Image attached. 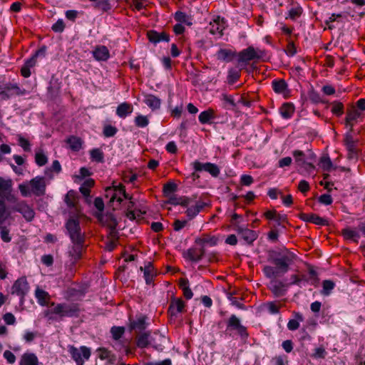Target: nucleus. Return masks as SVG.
Segmentation results:
<instances>
[{"instance_id":"obj_1","label":"nucleus","mask_w":365,"mask_h":365,"mask_svg":"<svg viewBox=\"0 0 365 365\" xmlns=\"http://www.w3.org/2000/svg\"><path fill=\"white\" fill-rule=\"evenodd\" d=\"M297 256L287 248L269 250L268 261L272 264L263 267V273L267 278L277 279L284 276L289 270Z\"/></svg>"},{"instance_id":"obj_2","label":"nucleus","mask_w":365,"mask_h":365,"mask_svg":"<svg viewBox=\"0 0 365 365\" xmlns=\"http://www.w3.org/2000/svg\"><path fill=\"white\" fill-rule=\"evenodd\" d=\"M1 186L2 188H0V226L10 216V212L7 210L6 207L5 200L10 202L13 201V199H14V195L11 194V180H7Z\"/></svg>"},{"instance_id":"obj_3","label":"nucleus","mask_w":365,"mask_h":365,"mask_svg":"<svg viewBox=\"0 0 365 365\" xmlns=\"http://www.w3.org/2000/svg\"><path fill=\"white\" fill-rule=\"evenodd\" d=\"M51 306H54L53 309L45 312L47 316L49 313L59 315L61 317H77L80 313V307L78 304L60 303L56 304L55 302H51Z\"/></svg>"},{"instance_id":"obj_4","label":"nucleus","mask_w":365,"mask_h":365,"mask_svg":"<svg viewBox=\"0 0 365 365\" xmlns=\"http://www.w3.org/2000/svg\"><path fill=\"white\" fill-rule=\"evenodd\" d=\"M225 334L231 337L238 335L242 339L249 336L247 327L241 324L240 319L235 314H232L227 320Z\"/></svg>"},{"instance_id":"obj_5","label":"nucleus","mask_w":365,"mask_h":365,"mask_svg":"<svg viewBox=\"0 0 365 365\" xmlns=\"http://www.w3.org/2000/svg\"><path fill=\"white\" fill-rule=\"evenodd\" d=\"M79 214L70 216L65 223L66 234L71 241L86 240L85 233L82 232L78 219Z\"/></svg>"},{"instance_id":"obj_6","label":"nucleus","mask_w":365,"mask_h":365,"mask_svg":"<svg viewBox=\"0 0 365 365\" xmlns=\"http://www.w3.org/2000/svg\"><path fill=\"white\" fill-rule=\"evenodd\" d=\"M11 202L14 203L12 210L21 213L27 222H31L34 220L35 217V211L25 200L18 201L14 197L13 201Z\"/></svg>"},{"instance_id":"obj_7","label":"nucleus","mask_w":365,"mask_h":365,"mask_svg":"<svg viewBox=\"0 0 365 365\" xmlns=\"http://www.w3.org/2000/svg\"><path fill=\"white\" fill-rule=\"evenodd\" d=\"M68 352L77 365H83L84 360L83 358L86 360H88L91 354L90 348L86 346H81L80 349L74 346H69Z\"/></svg>"},{"instance_id":"obj_8","label":"nucleus","mask_w":365,"mask_h":365,"mask_svg":"<svg viewBox=\"0 0 365 365\" xmlns=\"http://www.w3.org/2000/svg\"><path fill=\"white\" fill-rule=\"evenodd\" d=\"M238 64L242 68L246 66L250 61L258 60L260 56L257 54L253 46H249L237 53Z\"/></svg>"},{"instance_id":"obj_9","label":"nucleus","mask_w":365,"mask_h":365,"mask_svg":"<svg viewBox=\"0 0 365 365\" xmlns=\"http://www.w3.org/2000/svg\"><path fill=\"white\" fill-rule=\"evenodd\" d=\"M192 165L195 171H205L210 173L212 177L217 178L220 173V168L212 163H201L195 160L192 163Z\"/></svg>"},{"instance_id":"obj_10","label":"nucleus","mask_w":365,"mask_h":365,"mask_svg":"<svg viewBox=\"0 0 365 365\" xmlns=\"http://www.w3.org/2000/svg\"><path fill=\"white\" fill-rule=\"evenodd\" d=\"M31 192L37 196H43L46 193V179L44 177L37 176L29 182Z\"/></svg>"},{"instance_id":"obj_11","label":"nucleus","mask_w":365,"mask_h":365,"mask_svg":"<svg viewBox=\"0 0 365 365\" xmlns=\"http://www.w3.org/2000/svg\"><path fill=\"white\" fill-rule=\"evenodd\" d=\"M29 289V283L26 277L19 278L15 281L11 287V294H16L23 300Z\"/></svg>"},{"instance_id":"obj_12","label":"nucleus","mask_w":365,"mask_h":365,"mask_svg":"<svg viewBox=\"0 0 365 365\" xmlns=\"http://www.w3.org/2000/svg\"><path fill=\"white\" fill-rule=\"evenodd\" d=\"M86 240L71 241L73 246L68 252L69 256L73 259L74 263L82 258L83 252L86 250Z\"/></svg>"},{"instance_id":"obj_13","label":"nucleus","mask_w":365,"mask_h":365,"mask_svg":"<svg viewBox=\"0 0 365 365\" xmlns=\"http://www.w3.org/2000/svg\"><path fill=\"white\" fill-rule=\"evenodd\" d=\"M299 218L304 222H311L314 225L326 226L329 225V222L327 219L321 217L314 213H304L302 212L299 215Z\"/></svg>"},{"instance_id":"obj_14","label":"nucleus","mask_w":365,"mask_h":365,"mask_svg":"<svg viewBox=\"0 0 365 365\" xmlns=\"http://www.w3.org/2000/svg\"><path fill=\"white\" fill-rule=\"evenodd\" d=\"M238 235L242 239L247 245H252L253 242L255 241L258 237V234L256 231L238 227L237 228Z\"/></svg>"},{"instance_id":"obj_15","label":"nucleus","mask_w":365,"mask_h":365,"mask_svg":"<svg viewBox=\"0 0 365 365\" xmlns=\"http://www.w3.org/2000/svg\"><path fill=\"white\" fill-rule=\"evenodd\" d=\"M185 303L180 298H171L168 312V314L173 317L175 316L178 313H182L185 311Z\"/></svg>"},{"instance_id":"obj_16","label":"nucleus","mask_w":365,"mask_h":365,"mask_svg":"<svg viewBox=\"0 0 365 365\" xmlns=\"http://www.w3.org/2000/svg\"><path fill=\"white\" fill-rule=\"evenodd\" d=\"M210 32L212 34L223 35V31L225 29V21L223 18L217 16L212 22H210Z\"/></svg>"},{"instance_id":"obj_17","label":"nucleus","mask_w":365,"mask_h":365,"mask_svg":"<svg viewBox=\"0 0 365 365\" xmlns=\"http://www.w3.org/2000/svg\"><path fill=\"white\" fill-rule=\"evenodd\" d=\"M165 340V336L161 334L159 331H155L153 335H150V345L158 351L163 350Z\"/></svg>"},{"instance_id":"obj_18","label":"nucleus","mask_w":365,"mask_h":365,"mask_svg":"<svg viewBox=\"0 0 365 365\" xmlns=\"http://www.w3.org/2000/svg\"><path fill=\"white\" fill-rule=\"evenodd\" d=\"M148 317L145 315H140L135 320H132L130 322V330H134L135 332H140L146 329L148 323L146 320Z\"/></svg>"},{"instance_id":"obj_19","label":"nucleus","mask_w":365,"mask_h":365,"mask_svg":"<svg viewBox=\"0 0 365 365\" xmlns=\"http://www.w3.org/2000/svg\"><path fill=\"white\" fill-rule=\"evenodd\" d=\"M147 36L149 41L154 43H157L160 41L168 42L170 41V36L165 32L159 33L155 30H150L148 31Z\"/></svg>"},{"instance_id":"obj_20","label":"nucleus","mask_w":365,"mask_h":365,"mask_svg":"<svg viewBox=\"0 0 365 365\" xmlns=\"http://www.w3.org/2000/svg\"><path fill=\"white\" fill-rule=\"evenodd\" d=\"M140 271L143 272L144 278L147 284H150L154 280V277L157 275V272L151 262H148L144 267H140Z\"/></svg>"},{"instance_id":"obj_21","label":"nucleus","mask_w":365,"mask_h":365,"mask_svg":"<svg viewBox=\"0 0 365 365\" xmlns=\"http://www.w3.org/2000/svg\"><path fill=\"white\" fill-rule=\"evenodd\" d=\"M205 254L204 247L200 249L196 247H191L187 250L186 257L192 262H199L202 259Z\"/></svg>"},{"instance_id":"obj_22","label":"nucleus","mask_w":365,"mask_h":365,"mask_svg":"<svg viewBox=\"0 0 365 365\" xmlns=\"http://www.w3.org/2000/svg\"><path fill=\"white\" fill-rule=\"evenodd\" d=\"M143 102L152 110H158L161 106V100L153 94H144Z\"/></svg>"},{"instance_id":"obj_23","label":"nucleus","mask_w":365,"mask_h":365,"mask_svg":"<svg viewBox=\"0 0 365 365\" xmlns=\"http://www.w3.org/2000/svg\"><path fill=\"white\" fill-rule=\"evenodd\" d=\"M272 287L271 291L275 297H282L286 294V287H288L287 284L284 283L280 280H275L271 282Z\"/></svg>"},{"instance_id":"obj_24","label":"nucleus","mask_w":365,"mask_h":365,"mask_svg":"<svg viewBox=\"0 0 365 365\" xmlns=\"http://www.w3.org/2000/svg\"><path fill=\"white\" fill-rule=\"evenodd\" d=\"M65 202L69 207L74 209L76 215L79 214L80 210L78 209L77 195L75 191L71 190L67 192L65 197Z\"/></svg>"},{"instance_id":"obj_25","label":"nucleus","mask_w":365,"mask_h":365,"mask_svg":"<svg viewBox=\"0 0 365 365\" xmlns=\"http://www.w3.org/2000/svg\"><path fill=\"white\" fill-rule=\"evenodd\" d=\"M235 51L227 48H220L216 53L217 58L220 61L230 62L237 56Z\"/></svg>"},{"instance_id":"obj_26","label":"nucleus","mask_w":365,"mask_h":365,"mask_svg":"<svg viewBox=\"0 0 365 365\" xmlns=\"http://www.w3.org/2000/svg\"><path fill=\"white\" fill-rule=\"evenodd\" d=\"M133 110V105L130 103L124 102L118 106L116 108V115L121 118H125L132 113Z\"/></svg>"},{"instance_id":"obj_27","label":"nucleus","mask_w":365,"mask_h":365,"mask_svg":"<svg viewBox=\"0 0 365 365\" xmlns=\"http://www.w3.org/2000/svg\"><path fill=\"white\" fill-rule=\"evenodd\" d=\"M35 297L41 306H51V296L47 292L38 287L35 291Z\"/></svg>"},{"instance_id":"obj_28","label":"nucleus","mask_w":365,"mask_h":365,"mask_svg":"<svg viewBox=\"0 0 365 365\" xmlns=\"http://www.w3.org/2000/svg\"><path fill=\"white\" fill-rule=\"evenodd\" d=\"M96 351L101 360H107L109 364H113L116 360L115 355L107 348L99 347L97 349Z\"/></svg>"},{"instance_id":"obj_29","label":"nucleus","mask_w":365,"mask_h":365,"mask_svg":"<svg viewBox=\"0 0 365 365\" xmlns=\"http://www.w3.org/2000/svg\"><path fill=\"white\" fill-rule=\"evenodd\" d=\"M363 118V114L361 112L356 109L355 108H352L351 109L347 110L346 115L345 118V124H351L356 122L359 119Z\"/></svg>"},{"instance_id":"obj_30","label":"nucleus","mask_w":365,"mask_h":365,"mask_svg":"<svg viewBox=\"0 0 365 365\" xmlns=\"http://www.w3.org/2000/svg\"><path fill=\"white\" fill-rule=\"evenodd\" d=\"M94 58L97 61H107L110 57L108 48L105 46H97L93 52Z\"/></svg>"},{"instance_id":"obj_31","label":"nucleus","mask_w":365,"mask_h":365,"mask_svg":"<svg viewBox=\"0 0 365 365\" xmlns=\"http://www.w3.org/2000/svg\"><path fill=\"white\" fill-rule=\"evenodd\" d=\"M138 347L144 349L150 345V331L138 334L135 338Z\"/></svg>"},{"instance_id":"obj_32","label":"nucleus","mask_w":365,"mask_h":365,"mask_svg":"<svg viewBox=\"0 0 365 365\" xmlns=\"http://www.w3.org/2000/svg\"><path fill=\"white\" fill-rule=\"evenodd\" d=\"M20 365H39L38 359L34 353H25L21 356Z\"/></svg>"},{"instance_id":"obj_33","label":"nucleus","mask_w":365,"mask_h":365,"mask_svg":"<svg viewBox=\"0 0 365 365\" xmlns=\"http://www.w3.org/2000/svg\"><path fill=\"white\" fill-rule=\"evenodd\" d=\"M294 110L295 108L293 103H284L279 108V113L283 118L289 119L294 114Z\"/></svg>"},{"instance_id":"obj_34","label":"nucleus","mask_w":365,"mask_h":365,"mask_svg":"<svg viewBox=\"0 0 365 365\" xmlns=\"http://www.w3.org/2000/svg\"><path fill=\"white\" fill-rule=\"evenodd\" d=\"M215 118V111L210 108L201 112L198 116L199 121L201 124H210L212 123V120Z\"/></svg>"},{"instance_id":"obj_35","label":"nucleus","mask_w":365,"mask_h":365,"mask_svg":"<svg viewBox=\"0 0 365 365\" xmlns=\"http://www.w3.org/2000/svg\"><path fill=\"white\" fill-rule=\"evenodd\" d=\"M272 86L277 93H283L288 89V85L284 79L274 80Z\"/></svg>"},{"instance_id":"obj_36","label":"nucleus","mask_w":365,"mask_h":365,"mask_svg":"<svg viewBox=\"0 0 365 365\" xmlns=\"http://www.w3.org/2000/svg\"><path fill=\"white\" fill-rule=\"evenodd\" d=\"M241 76V69L230 68L227 76V83L229 85L235 83Z\"/></svg>"},{"instance_id":"obj_37","label":"nucleus","mask_w":365,"mask_h":365,"mask_svg":"<svg viewBox=\"0 0 365 365\" xmlns=\"http://www.w3.org/2000/svg\"><path fill=\"white\" fill-rule=\"evenodd\" d=\"M217 239L214 236L204 235L202 237L197 238L195 243L204 247L205 244H209L211 246L216 245Z\"/></svg>"},{"instance_id":"obj_38","label":"nucleus","mask_w":365,"mask_h":365,"mask_svg":"<svg viewBox=\"0 0 365 365\" xmlns=\"http://www.w3.org/2000/svg\"><path fill=\"white\" fill-rule=\"evenodd\" d=\"M341 233L346 240H351L356 243L360 237L359 233L356 230L350 228L342 230Z\"/></svg>"},{"instance_id":"obj_39","label":"nucleus","mask_w":365,"mask_h":365,"mask_svg":"<svg viewBox=\"0 0 365 365\" xmlns=\"http://www.w3.org/2000/svg\"><path fill=\"white\" fill-rule=\"evenodd\" d=\"M358 140H354L352 134L346 133L344 138V144L347 150H352L357 146Z\"/></svg>"},{"instance_id":"obj_40","label":"nucleus","mask_w":365,"mask_h":365,"mask_svg":"<svg viewBox=\"0 0 365 365\" xmlns=\"http://www.w3.org/2000/svg\"><path fill=\"white\" fill-rule=\"evenodd\" d=\"M331 113L337 117L343 115L344 112V106L341 102L334 101L331 103Z\"/></svg>"},{"instance_id":"obj_41","label":"nucleus","mask_w":365,"mask_h":365,"mask_svg":"<svg viewBox=\"0 0 365 365\" xmlns=\"http://www.w3.org/2000/svg\"><path fill=\"white\" fill-rule=\"evenodd\" d=\"M222 100L223 101V106L226 109L233 110L236 107V103L235 102L232 96L227 94L222 95Z\"/></svg>"},{"instance_id":"obj_42","label":"nucleus","mask_w":365,"mask_h":365,"mask_svg":"<svg viewBox=\"0 0 365 365\" xmlns=\"http://www.w3.org/2000/svg\"><path fill=\"white\" fill-rule=\"evenodd\" d=\"M125 329L124 327L113 326L110 328V332L112 338L115 341H118L125 334Z\"/></svg>"},{"instance_id":"obj_43","label":"nucleus","mask_w":365,"mask_h":365,"mask_svg":"<svg viewBox=\"0 0 365 365\" xmlns=\"http://www.w3.org/2000/svg\"><path fill=\"white\" fill-rule=\"evenodd\" d=\"M302 11V8L300 6H292L289 10L288 18L292 21H295L297 19L301 16ZM286 19H287V16L286 17Z\"/></svg>"},{"instance_id":"obj_44","label":"nucleus","mask_w":365,"mask_h":365,"mask_svg":"<svg viewBox=\"0 0 365 365\" xmlns=\"http://www.w3.org/2000/svg\"><path fill=\"white\" fill-rule=\"evenodd\" d=\"M67 143L69 145L71 149L74 151L79 150L82 145V141L81 138L76 136H71L68 138L67 140Z\"/></svg>"},{"instance_id":"obj_45","label":"nucleus","mask_w":365,"mask_h":365,"mask_svg":"<svg viewBox=\"0 0 365 365\" xmlns=\"http://www.w3.org/2000/svg\"><path fill=\"white\" fill-rule=\"evenodd\" d=\"M91 158L93 161L103 163L104 160L103 152L100 148H95L90 151Z\"/></svg>"},{"instance_id":"obj_46","label":"nucleus","mask_w":365,"mask_h":365,"mask_svg":"<svg viewBox=\"0 0 365 365\" xmlns=\"http://www.w3.org/2000/svg\"><path fill=\"white\" fill-rule=\"evenodd\" d=\"M292 155L294 158L296 164L302 168L306 163L304 159L305 154L304 152L299 150H296L292 152Z\"/></svg>"},{"instance_id":"obj_47","label":"nucleus","mask_w":365,"mask_h":365,"mask_svg":"<svg viewBox=\"0 0 365 365\" xmlns=\"http://www.w3.org/2000/svg\"><path fill=\"white\" fill-rule=\"evenodd\" d=\"M94 8L106 12L111 9V5L109 0H98L94 5Z\"/></svg>"},{"instance_id":"obj_48","label":"nucleus","mask_w":365,"mask_h":365,"mask_svg":"<svg viewBox=\"0 0 365 365\" xmlns=\"http://www.w3.org/2000/svg\"><path fill=\"white\" fill-rule=\"evenodd\" d=\"M295 317L297 319H291L287 323V328L291 331L297 330L299 327L298 320L303 321V317L299 313H296Z\"/></svg>"},{"instance_id":"obj_49","label":"nucleus","mask_w":365,"mask_h":365,"mask_svg":"<svg viewBox=\"0 0 365 365\" xmlns=\"http://www.w3.org/2000/svg\"><path fill=\"white\" fill-rule=\"evenodd\" d=\"M177 190V185L174 182H168L164 185L163 192L165 197H168L172 195Z\"/></svg>"},{"instance_id":"obj_50","label":"nucleus","mask_w":365,"mask_h":365,"mask_svg":"<svg viewBox=\"0 0 365 365\" xmlns=\"http://www.w3.org/2000/svg\"><path fill=\"white\" fill-rule=\"evenodd\" d=\"M306 282H309L314 286H317L319 283L318 274L312 267L309 268V277Z\"/></svg>"},{"instance_id":"obj_51","label":"nucleus","mask_w":365,"mask_h":365,"mask_svg":"<svg viewBox=\"0 0 365 365\" xmlns=\"http://www.w3.org/2000/svg\"><path fill=\"white\" fill-rule=\"evenodd\" d=\"M106 197H110V202H113L115 200H117L120 203L123 201V199L120 197H117V193L115 192V189L111 187H108L106 189Z\"/></svg>"},{"instance_id":"obj_52","label":"nucleus","mask_w":365,"mask_h":365,"mask_svg":"<svg viewBox=\"0 0 365 365\" xmlns=\"http://www.w3.org/2000/svg\"><path fill=\"white\" fill-rule=\"evenodd\" d=\"M135 124L138 128H145L149 124V120L145 115H138L135 118Z\"/></svg>"},{"instance_id":"obj_53","label":"nucleus","mask_w":365,"mask_h":365,"mask_svg":"<svg viewBox=\"0 0 365 365\" xmlns=\"http://www.w3.org/2000/svg\"><path fill=\"white\" fill-rule=\"evenodd\" d=\"M322 286V294L324 295H329L330 292L334 288L335 284L333 281L327 279L323 281Z\"/></svg>"},{"instance_id":"obj_54","label":"nucleus","mask_w":365,"mask_h":365,"mask_svg":"<svg viewBox=\"0 0 365 365\" xmlns=\"http://www.w3.org/2000/svg\"><path fill=\"white\" fill-rule=\"evenodd\" d=\"M118 132L116 127L111 125H107L103 128V135L106 138L113 137Z\"/></svg>"},{"instance_id":"obj_55","label":"nucleus","mask_w":365,"mask_h":365,"mask_svg":"<svg viewBox=\"0 0 365 365\" xmlns=\"http://www.w3.org/2000/svg\"><path fill=\"white\" fill-rule=\"evenodd\" d=\"M197 198V195H192L190 197L181 196L180 205L183 207H188L189 205H192V204L194 203L195 201H196Z\"/></svg>"},{"instance_id":"obj_56","label":"nucleus","mask_w":365,"mask_h":365,"mask_svg":"<svg viewBox=\"0 0 365 365\" xmlns=\"http://www.w3.org/2000/svg\"><path fill=\"white\" fill-rule=\"evenodd\" d=\"M320 163L322 169L325 171H329L332 167V162L329 156H323L320 158Z\"/></svg>"},{"instance_id":"obj_57","label":"nucleus","mask_w":365,"mask_h":365,"mask_svg":"<svg viewBox=\"0 0 365 365\" xmlns=\"http://www.w3.org/2000/svg\"><path fill=\"white\" fill-rule=\"evenodd\" d=\"M35 161L38 166H43L47 163L48 158L43 153H36L35 155Z\"/></svg>"},{"instance_id":"obj_58","label":"nucleus","mask_w":365,"mask_h":365,"mask_svg":"<svg viewBox=\"0 0 365 365\" xmlns=\"http://www.w3.org/2000/svg\"><path fill=\"white\" fill-rule=\"evenodd\" d=\"M61 170V166L58 160H56L53 162L52 165L50 168H47L45 171L46 175H48L49 173L55 172L59 173Z\"/></svg>"},{"instance_id":"obj_59","label":"nucleus","mask_w":365,"mask_h":365,"mask_svg":"<svg viewBox=\"0 0 365 365\" xmlns=\"http://www.w3.org/2000/svg\"><path fill=\"white\" fill-rule=\"evenodd\" d=\"M111 187L115 189V192L118 194H121L125 199H130L129 195L126 192L125 186L123 184H119L118 185H113Z\"/></svg>"},{"instance_id":"obj_60","label":"nucleus","mask_w":365,"mask_h":365,"mask_svg":"<svg viewBox=\"0 0 365 365\" xmlns=\"http://www.w3.org/2000/svg\"><path fill=\"white\" fill-rule=\"evenodd\" d=\"M65 29V24L62 19H58L54 24H53L51 29L54 32L61 33Z\"/></svg>"},{"instance_id":"obj_61","label":"nucleus","mask_w":365,"mask_h":365,"mask_svg":"<svg viewBox=\"0 0 365 365\" xmlns=\"http://www.w3.org/2000/svg\"><path fill=\"white\" fill-rule=\"evenodd\" d=\"M174 19L178 22L187 23L188 17L185 13L181 11H178L175 14Z\"/></svg>"},{"instance_id":"obj_62","label":"nucleus","mask_w":365,"mask_h":365,"mask_svg":"<svg viewBox=\"0 0 365 365\" xmlns=\"http://www.w3.org/2000/svg\"><path fill=\"white\" fill-rule=\"evenodd\" d=\"M1 238L5 242H9L11 237L9 235V230L6 227H1Z\"/></svg>"},{"instance_id":"obj_63","label":"nucleus","mask_w":365,"mask_h":365,"mask_svg":"<svg viewBox=\"0 0 365 365\" xmlns=\"http://www.w3.org/2000/svg\"><path fill=\"white\" fill-rule=\"evenodd\" d=\"M272 361L274 362L275 365H287L288 364L287 356L284 355L276 356L272 358Z\"/></svg>"},{"instance_id":"obj_64","label":"nucleus","mask_w":365,"mask_h":365,"mask_svg":"<svg viewBox=\"0 0 365 365\" xmlns=\"http://www.w3.org/2000/svg\"><path fill=\"white\" fill-rule=\"evenodd\" d=\"M319 202L325 205H329L332 203L333 199L329 194H323L319 196Z\"/></svg>"}]
</instances>
